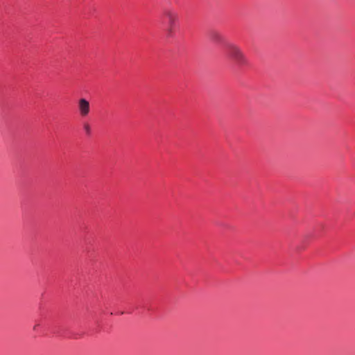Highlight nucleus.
Returning <instances> with one entry per match:
<instances>
[{"instance_id":"39448f33","label":"nucleus","mask_w":355,"mask_h":355,"mask_svg":"<svg viewBox=\"0 0 355 355\" xmlns=\"http://www.w3.org/2000/svg\"><path fill=\"white\" fill-rule=\"evenodd\" d=\"M83 129L85 132V134L88 136H89L92 133V128H91V125L87 123V122H85L83 123Z\"/></svg>"},{"instance_id":"7ed1b4c3","label":"nucleus","mask_w":355,"mask_h":355,"mask_svg":"<svg viewBox=\"0 0 355 355\" xmlns=\"http://www.w3.org/2000/svg\"><path fill=\"white\" fill-rule=\"evenodd\" d=\"M78 108L82 117L87 116L90 112L89 102L85 98H80L78 101Z\"/></svg>"},{"instance_id":"20e7f679","label":"nucleus","mask_w":355,"mask_h":355,"mask_svg":"<svg viewBox=\"0 0 355 355\" xmlns=\"http://www.w3.org/2000/svg\"><path fill=\"white\" fill-rule=\"evenodd\" d=\"M209 39L214 43H221L223 42V36L218 31H211L209 33Z\"/></svg>"},{"instance_id":"f03ea898","label":"nucleus","mask_w":355,"mask_h":355,"mask_svg":"<svg viewBox=\"0 0 355 355\" xmlns=\"http://www.w3.org/2000/svg\"><path fill=\"white\" fill-rule=\"evenodd\" d=\"M164 15L168 21L167 33L169 36L173 33V28L178 19V13L173 9H166L164 11Z\"/></svg>"},{"instance_id":"f257e3e1","label":"nucleus","mask_w":355,"mask_h":355,"mask_svg":"<svg viewBox=\"0 0 355 355\" xmlns=\"http://www.w3.org/2000/svg\"><path fill=\"white\" fill-rule=\"evenodd\" d=\"M226 48L228 55L239 65L247 64V58L239 46L234 44L229 43L227 44Z\"/></svg>"}]
</instances>
